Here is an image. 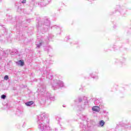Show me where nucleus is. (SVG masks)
Here are the masks:
<instances>
[{
	"label": "nucleus",
	"mask_w": 131,
	"mask_h": 131,
	"mask_svg": "<svg viewBox=\"0 0 131 131\" xmlns=\"http://www.w3.org/2000/svg\"><path fill=\"white\" fill-rule=\"evenodd\" d=\"M100 107L98 106H94L92 107V111L95 112H100Z\"/></svg>",
	"instance_id": "f257e3e1"
},
{
	"label": "nucleus",
	"mask_w": 131,
	"mask_h": 131,
	"mask_svg": "<svg viewBox=\"0 0 131 131\" xmlns=\"http://www.w3.org/2000/svg\"><path fill=\"white\" fill-rule=\"evenodd\" d=\"M24 60H19L18 61V65H20V66H24Z\"/></svg>",
	"instance_id": "f03ea898"
},
{
	"label": "nucleus",
	"mask_w": 131,
	"mask_h": 131,
	"mask_svg": "<svg viewBox=\"0 0 131 131\" xmlns=\"http://www.w3.org/2000/svg\"><path fill=\"white\" fill-rule=\"evenodd\" d=\"M33 104V101H29V102L26 103V105L27 106H31V105H32Z\"/></svg>",
	"instance_id": "7ed1b4c3"
},
{
	"label": "nucleus",
	"mask_w": 131,
	"mask_h": 131,
	"mask_svg": "<svg viewBox=\"0 0 131 131\" xmlns=\"http://www.w3.org/2000/svg\"><path fill=\"white\" fill-rule=\"evenodd\" d=\"M104 124H105V122H104L103 120L100 121V125H101V126H104Z\"/></svg>",
	"instance_id": "20e7f679"
},
{
	"label": "nucleus",
	"mask_w": 131,
	"mask_h": 131,
	"mask_svg": "<svg viewBox=\"0 0 131 131\" xmlns=\"http://www.w3.org/2000/svg\"><path fill=\"white\" fill-rule=\"evenodd\" d=\"M4 79L5 80H8L9 79V76L8 75H6L4 77Z\"/></svg>",
	"instance_id": "39448f33"
},
{
	"label": "nucleus",
	"mask_w": 131,
	"mask_h": 131,
	"mask_svg": "<svg viewBox=\"0 0 131 131\" xmlns=\"http://www.w3.org/2000/svg\"><path fill=\"white\" fill-rule=\"evenodd\" d=\"M6 95H2L1 96V98L5 99H6Z\"/></svg>",
	"instance_id": "423d86ee"
},
{
	"label": "nucleus",
	"mask_w": 131,
	"mask_h": 131,
	"mask_svg": "<svg viewBox=\"0 0 131 131\" xmlns=\"http://www.w3.org/2000/svg\"><path fill=\"white\" fill-rule=\"evenodd\" d=\"M41 46V42H40L39 43V45H37V48H40V47Z\"/></svg>",
	"instance_id": "0eeeda50"
},
{
	"label": "nucleus",
	"mask_w": 131,
	"mask_h": 131,
	"mask_svg": "<svg viewBox=\"0 0 131 131\" xmlns=\"http://www.w3.org/2000/svg\"><path fill=\"white\" fill-rule=\"evenodd\" d=\"M21 3H22V4H26V0H23Z\"/></svg>",
	"instance_id": "6e6552de"
}]
</instances>
